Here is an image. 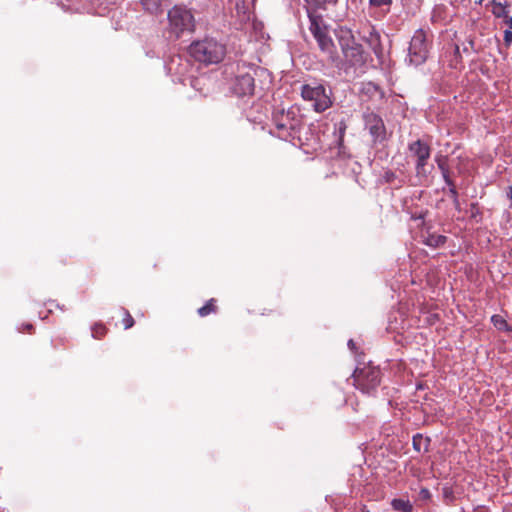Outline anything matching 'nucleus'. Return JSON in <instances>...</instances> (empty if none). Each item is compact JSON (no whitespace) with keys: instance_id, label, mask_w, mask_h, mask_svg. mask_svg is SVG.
I'll list each match as a JSON object with an SVG mask.
<instances>
[{"instance_id":"72a5a7b5","label":"nucleus","mask_w":512,"mask_h":512,"mask_svg":"<svg viewBox=\"0 0 512 512\" xmlns=\"http://www.w3.org/2000/svg\"><path fill=\"white\" fill-rule=\"evenodd\" d=\"M348 347H349V348H350V350H352V351H355V350L357 349L356 344H355V342H354L352 339H350V340L348 341Z\"/></svg>"},{"instance_id":"4468645a","label":"nucleus","mask_w":512,"mask_h":512,"mask_svg":"<svg viewBox=\"0 0 512 512\" xmlns=\"http://www.w3.org/2000/svg\"><path fill=\"white\" fill-rule=\"evenodd\" d=\"M431 439L429 437H423L422 434L417 433L413 436L412 445L413 449L417 452H428L430 447Z\"/></svg>"},{"instance_id":"f257e3e1","label":"nucleus","mask_w":512,"mask_h":512,"mask_svg":"<svg viewBox=\"0 0 512 512\" xmlns=\"http://www.w3.org/2000/svg\"><path fill=\"white\" fill-rule=\"evenodd\" d=\"M272 121L276 127L277 136L283 140L301 141L300 133L304 127V117L300 109L291 106L288 110H275L272 115Z\"/></svg>"},{"instance_id":"f704fd0d","label":"nucleus","mask_w":512,"mask_h":512,"mask_svg":"<svg viewBox=\"0 0 512 512\" xmlns=\"http://www.w3.org/2000/svg\"><path fill=\"white\" fill-rule=\"evenodd\" d=\"M505 24L508 25L509 29L512 30V17L511 16H508V18H506L504 20Z\"/></svg>"},{"instance_id":"ddd939ff","label":"nucleus","mask_w":512,"mask_h":512,"mask_svg":"<svg viewBox=\"0 0 512 512\" xmlns=\"http://www.w3.org/2000/svg\"><path fill=\"white\" fill-rule=\"evenodd\" d=\"M166 0H140L145 12L151 15H160L163 13V4Z\"/></svg>"},{"instance_id":"5701e85b","label":"nucleus","mask_w":512,"mask_h":512,"mask_svg":"<svg viewBox=\"0 0 512 512\" xmlns=\"http://www.w3.org/2000/svg\"><path fill=\"white\" fill-rule=\"evenodd\" d=\"M308 5L317 9H326L328 5H336L338 0H304Z\"/></svg>"},{"instance_id":"aec40b11","label":"nucleus","mask_w":512,"mask_h":512,"mask_svg":"<svg viewBox=\"0 0 512 512\" xmlns=\"http://www.w3.org/2000/svg\"><path fill=\"white\" fill-rule=\"evenodd\" d=\"M435 162L437 163V166L439 170L441 171L442 176L450 174V169L448 165V156L438 154L435 157Z\"/></svg>"},{"instance_id":"9d476101","label":"nucleus","mask_w":512,"mask_h":512,"mask_svg":"<svg viewBox=\"0 0 512 512\" xmlns=\"http://www.w3.org/2000/svg\"><path fill=\"white\" fill-rule=\"evenodd\" d=\"M364 127L372 137L373 144H382L387 138L386 127L383 119L373 111L363 114Z\"/></svg>"},{"instance_id":"f8f14e48","label":"nucleus","mask_w":512,"mask_h":512,"mask_svg":"<svg viewBox=\"0 0 512 512\" xmlns=\"http://www.w3.org/2000/svg\"><path fill=\"white\" fill-rule=\"evenodd\" d=\"M166 68L170 74L182 77L190 72V61L181 55H172L166 62Z\"/></svg>"},{"instance_id":"4be33fe9","label":"nucleus","mask_w":512,"mask_h":512,"mask_svg":"<svg viewBox=\"0 0 512 512\" xmlns=\"http://www.w3.org/2000/svg\"><path fill=\"white\" fill-rule=\"evenodd\" d=\"M108 332V328L103 323H95L91 327L92 337L102 339Z\"/></svg>"},{"instance_id":"c9c22d12","label":"nucleus","mask_w":512,"mask_h":512,"mask_svg":"<svg viewBox=\"0 0 512 512\" xmlns=\"http://www.w3.org/2000/svg\"><path fill=\"white\" fill-rule=\"evenodd\" d=\"M23 327H24V329H25V330H27L28 332H31V331L34 329L33 325H32V324H30V323L25 324Z\"/></svg>"},{"instance_id":"58836bf2","label":"nucleus","mask_w":512,"mask_h":512,"mask_svg":"<svg viewBox=\"0 0 512 512\" xmlns=\"http://www.w3.org/2000/svg\"><path fill=\"white\" fill-rule=\"evenodd\" d=\"M374 52L377 56H379L381 54V49L378 50V49L374 48Z\"/></svg>"},{"instance_id":"4c0bfd02","label":"nucleus","mask_w":512,"mask_h":512,"mask_svg":"<svg viewBox=\"0 0 512 512\" xmlns=\"http://www.w3.org/2000/svg\"><path fill=\"white\" fill-rule=\"evenodd\" d=\"M507 195L509 198H512V187L511 186L508 188Z\"/></svg>"},{"instance_id":"473e14b6","label":"nucleus","mask_w":512,"mask_h":512,"mask_svg":"<svg viewBox=\"0 0 512 512\" xmlns=\"http://www.w3.org/2000/svg\"><path fill=\"white\" fill-rule=\"evenodd\" d=\"M345 130H346V125L343 122H341L340 126H339L340 141L343 140V137H344V134H345Z\"/></svg>"},{"instance_id":"f3484780","label":"nucleus","mask_w":512,"mask_h":512,"mask_svg":"<svg viewBox=\"0 0 512 512\" xmlns=\"http://www.w3.org/2000/svg\"><path fill=\"white\" fill-rule=\"evenodd\" d=\"M216 303H217V300L215 298L209 299L205 303V305H203L202 307H200L197 310L198 315L200 317H206L212 313H216L218 311V307H217Z\"/></svg>"},{"instance_id":"ea45409f","label":"nucleus","mask_w":512,"mask_h":512,"mask_svg":"<svg viewBox=\"0 0 512 512\" xmlns=\"http://www.w3.org/2000/svg\"><path fill=\"white\" fill-rule=\"evenodd\" d=\"M361 512H371V511H370V510H368L366 506H363V507L361 508Z\"/></svg>"},{"instance_id":"a878e982","label":"nucleus","mask_w":512,"mask_h":512,"mask_svg":"<svg viewBox=\"0 0 512 512\" xmlns=\"http://www.w3.org/2000/svg\"><path fill=\"white\" fill-rule=\"evenodd\" d=\"M448 193H449L450 198L453 201L455 209L459 211L460 210V202H459V198H458L459 194H458L457 189H448Z\"/></svg>"},{"instance_id":"c756f323","label":"nucleus","mask_w":512,"mask_h":512,"mask_svg":"<svg viewBox=\"0 0 512 512\" xmlns=\"http://www.w3.org/2000/svg\"><path fill=\"white\" fill-rule=\"evenodd\" d=\"M442 177L446 185L449 187V189H456L455 183L452 180L450 174L444 175Z\"/></svg>"},{"instance_id":"9b49d317","label":"nucleus","mask_w":512,"mask_h":512,"mask_svg":"<svg viewBox=\"0 0 512 512\" xmlns=\"http://www.w3.org/2000/svg\"><path fill=\"white\" fill-rule=\"evenodd\" d=\"M256 69L251 67L249 71L238 72L232 84V91L239 97L252 95L255 89Z\"/></svg>"},{"instance_id":"7ed1b4c3","label":"nucleus","mask_w":512,"mask_h":512,"mask_svg":"<svg viewBox=\"0 0 512 512\" xmlns=\"http://www.w3.org/2000/svg\"><path fill=\"white\" fill-rule=\"evenodd\" d=\"M307 12L310 21L309 30L317 41L320 50L327 55L328 60L331 63H338L340 61V56L337 52L333 39L329 35L328 26L324 23L322 16L316 14L314 11H310L309 9Z\"/></svg>"},{"instance_id":"423d86ee","label":"nucleus","mask_w":512,"mask_h":512,"mask_svg":"<svg viewBox=\"0 0 512 512\" xmlns=\"http://www.w3.org/2000/svg\"><path fill=\"white\" fill-rule=\"evenodd\" d=\"M345 61L351 67H362L366 64L367 57L363 46L355 41L352 32L348 29H340L336 34Z\"/></svg>"},{"instance_id":"2eb2a0df","label":"nucleus","mask_w":512,"mask_h":512,"mask_svg":"<svg viewBox=\"0 0 512 512\" xmlns=\"http://www.w3.org/2000/svg\"><path fill=\"white\" fill-rule=\"evenodd\" d=\"M447 242V237L444 235L428 234L423 243L432 248L443 246Z\"/></svg>"},{"instance_id":"39448f33","label":"nucleus","mask_w":512,"mask_h":512,"mask_svg":"<svg viewBox=\"0 0 512 512\" xmlns=\"http://www.w3.org/2000/svg\"><path fill=\"white\" fill-rule=\"evenodd\" d=\"M353 385L356 389L365 394H373L381 383V371L379 367L369 363H361L358 359V366L353 374Z\"/></svg>"},{"instance_id":"0eeeda50","label":"nucleus","mask_w":512,"mask_h":512,"mask_svg":"<svg viewBox=\"0 0 512 512\" xmlns=\"http://www.w3.org/2000/svg\"><path fill=\"white\" fill-rule=\"evenodd\" d=\"M301 96L304 100L312 102L316 112H324L332 106L330 92L322 84H304L301 87Z\"/></svg>"},{"instance_id":"f03ea898","label":"nucleus","mask_w":512,"mask_h":512,"mask_svg":"<svg viewBox=\"0 0 512 512\" xmlns=\"http://www.w3.org/2000/svg\"><path fill=\"white\" fill-rule=\"evenodd\" d=\"M168 25L165 32L168 39L176 41L184 36L191 35L195 31V18L192 11L183 5H175L168 10Z\"/></svg>"},{"instance_id":"393cba45","label":"nucleus","mask_w":512,"mask_h":512,"mask_svg":"<svg viewBox=\"0 0 512 512\" xmlns=\"http://www.w3.org/2000/svg\"><path fill=\"white\" fill-rule=\"evenodd\" d=\"M491 320L498 329H500V330L507 329L508 324H507L506 320H504L501 316L493 315Z\"/></svg>"},{"instance_id":"6e6552de","label":"nucleus","mask_w":512,"mask_h":512,"mask_svg":"<svg viewBox=\"0 0 512 512\" xmlns=\"http://www.w3.org/2000/svg\"><path fill=\"white\" fill-rule=\"evenodd\" d=\"M410 156L415 160L416 175L427 177L433 166L428 168V160L431 156V147L428 143L418 139L408 145Z\"/></svg>"},{"instance_id":"1a4fd4ad","label":"nucleus","mask_w":512,"mask_h":512,"mask_svg":"<svg viewBox=\"0 0 512 512\" xmlns=\"http://www.w3.org/2000/svg\"><path fill=\"white\" fill-rule=\"evenodd\" d=\"M428 54L429 43L427 34L423 29H418L410 41L408 49V62L411 65L419 66L427 60Z\"/></svg>"},{"instance_id":"20e7f679","label":"nucleus","mask_w":512,"mask_h":512,"mask_svg":"<svg viewBox=\"0 0 512 512\" xmlns=\"http://www.w3.org/2000/svg\"><path fill=\"white\" fill-rule=\"evenodd\" d=\"M189 54L198 62L216 64L223 60L226 48L214 38H205L192 42L189 46Z\"/></svg>"},{"instance_id":"e433bc0d","label":"nucleus","mask_w":512,"mask_h":512,"mask_svg":"<svg viewBox=\"0 0 512 512\" xmlns=\"http://www.w3.org/2000/svg\"><path fill=\"white\" fill-rule=\"evenodd\" d=\"M393 177H394V173L393 172H386V180L388 182H390Z\"/></svg>"},{"instance_id":"a19ab883","label":"nucleus","mask_w":512,"mask_h":512,"mask_svg":"<svg viewBox=\"0 0 512 512\" xmlns=\"http://www.w3.org/2000/svg\"><path fill=\"white\" fill-rule=\"evenodd\" d=\"M477 4H481L483 2V0H476L475 1Z\"/></svg>"},{"instance_id":"dca6fc26","label":"nucleus","mask_w":512,"mask_h":512,"mask_svg":"<svg viewBox=\"0 0 512 512\" xmlns=\"http://www.w3.org/2000/svg\"><path fill=\"white\" fill-rule=\"evenodd\" d=\"M391 507L397 512H413V505L408 499L395 498L391 501Z\"/></svg>"},{"instance_id":"c85d7f7f","label":"nucleus","mask_w":512,"mask_h":512,"mask_svg":"<svg viewBox=\"0 0 512 512\" xmlns=\"http://www.w3.org/2000/svg\"><path fill=\"white\" fill-rule=\"evenodd\" d=\"M470 211H471V217L472 218H476L478 215L481 214L479 206H478L477 203H471Z\"/></svg>"},{"instance_id":"6ab92c4d","label":"nucleus","mask_w":512,"mask_h":512,"mask_svg":"<svg viewBox=\"0 0 512 512\" xmlns=\"http://www.w3.org/2000/svg\"><path fill=\"white\" fill-rule=\"evenodd\" d=\"M361 93L369 95L370 97L377 93L383 94L381 88L373 82L362 83Z\"/></svg>"},{"instance_id":"7c9ffc66","label":"nucleus","mask_w":512,"mask_h":512,"mask_svg":"<svg viewBox=\"0 0 512 512\" xmlns=\"http://www.w3.org/2000/svg\"><path fill=\"white\" fill-rule=\"evenodd\" d=\"M419 496L422 500H429L431 498V492L427 488H422L419 492Z\"/></svg>"},{"instance_id":"79ce46f5","label":"nucleus","mask_w":512,"mask_h":512,"mask_svg":"<svg viewBox=\"0 0 512 512\" xmlns=\"http://www.w3.org/2000/svg\"><path fill=\"white\" fill-rule=\"evenodd\" d=\"M455 52H456V53H459V47H458V46H456V48H455Z\"/></svg>"},{"instance_id":"412c9836","label":"nucleus","mask_w":512,"mask_h":512,"mask_svg":"<svg viewBox=\"0 0 512 512\" xmlns=\"http://www.w3.org/2000/svg\"><path fill=\"white\" fill-rule=\"evenodd\" d=\"M392 3L393 0H369L370 7L380 8L385 14L390 12Z\"/></svg>"},{"instance_id":"b1692460","label":"nucleus","mask_w":512,"mask_h":512,"mask_svg":"<svg viewBox=\"0 0 512 512\" xmlns=\"http://www.w3.org/2000/svg\"><path fill=\"white\" fill-rule=\"evenodd\" d=\"M123 312H124V318H123L122 322L124 325V329L127 330L134 326L135 321L127 309L123 308Z\"/></svg>"},{"instance_id":"a211bd4d","label":"nucleus","mask_w":512,"mask_h":512,"mask_svg":"<svg viewBox=\"0 0 512 512\" xmlns=\"http://www.w3.org/2000/svg\"><path fill=\"white\" fill-rule=\"evenodd\" d=\"M491 5H492L491 12L496 18H503L504 20L506 18H508L509 12L507 11L505 5H503L500 2H497L496 0H492Z\"/></svg>"},{"instance_id":"2f4dec72","label":"nucleus","mask_w":512,"mask_h":512,"mask_svg":"<svg viewBox=\"0 0 512 512\" xmlns=\"http://www.w3.org/2000/svg\"><path fill=\"white\" fill-rule=\"evenodd\" d=\"M504 42L507 46L512 43V31L510 29L504 31Z\"/></svg>"},{"instance_id":"bb28decb","label":"nucleus","mask_w":512,"mask_h":512,"mask_svg":"<svg viewBox=\"0 0 512 512\" xmlns=\"http://www.w3.org/2000/svg\"><path fill=\"white\" fill-rule=\"evenodd\" d=\"M334 394H335V397L337 398L335 406L339 407V406H342V405H344L346 403V397H345V395H344V393L342 391L335 390Z\"/></svg>"},{"instance_id":"cd10ccee","label":"nucleus","mask_w":512,"mask_h":512,"mask_svg":"<svg viewBox=\"0 0 512 512\" xmlns=\"http://www.w3.org/2000/svg\"><path fill=\"white\" fill-rule=\"evenodd\" d=\"M442 492H443V497L448 500V501H452L454 499V495H453V491L451 488L449 487H444L442 489Z\"/></svg>"}]
</instances>
